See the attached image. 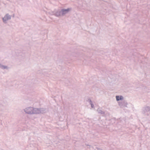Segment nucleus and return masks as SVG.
Returning <instances> with one entry per match:
<instances>
[{"label":"nucleus","instance_id":"obj_1","mask_svg":"<svg viewBox=\"0 0 150 150\" xmlns=\"http://www.w3.org/2000/svg\"><path fill=\"white\" fill-rule=\"evenodd\" d=\"M10 18H11L10 16L8 15H6L3 18V20L4 21H5L8 19H10Z\"/></svg>","mask_w":150,"mask_h":150},{"label":"nucleus","instance_id":"obj_2","mask_svg":"<svg viewBox=\"0 0 150 150\" xmlns=\"http://www.w3.org/2000/svg\"><path fill=\"white\" fill-rule=\"evenodd\" d=\"M116 98L117 100H121L123 99V97L122 96H116Z\"/></svg>","mask_w":150,"mask_h":150},{"label":"nucleus","instance_id":"obj_3","mask_svg":"<svg viewBox=\"0 0 150 150\" xmlns=\"http://www.w3.org/2000/svg\"><path fill=\"white\" fill-rule=\"evenodd\" d=\"M70 10L69 9L65 10H62V12L63 14H64L66 13L67 12Z\"/></svg>","mask_w":150,"mask_h":150},{"label":"nucleus","instance_id":"obj_4","mask_svg":"<svg viewBox=\"0 0 150 150\" xmlns=\"http://www.w3.org/2000/svg\"><path fill=\"white\" fill-rule=\"evenodd\" d=\"M27 112V113H30V112Z\"/></svg>","mask_w":150,"mask_h":150}]
</instances>
